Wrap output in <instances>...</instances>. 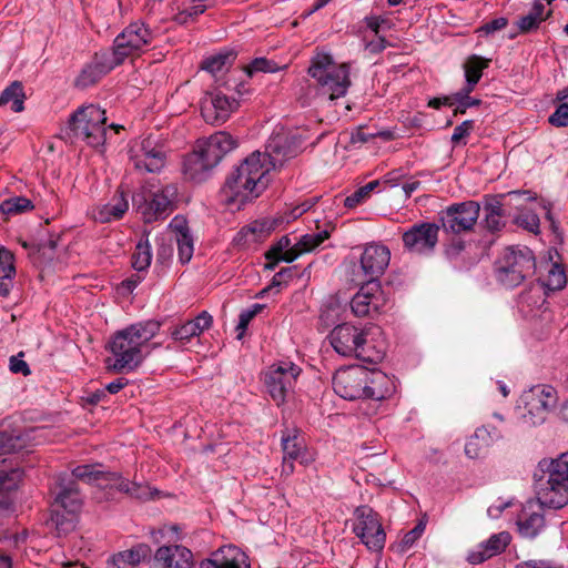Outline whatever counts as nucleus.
I'll return each mask as SVG.
<instances>
[{"instance_id":"obj_1","label":"nucleus","mask_w":568,"mask_h":568,"mask_svg":"<svg viewBox=\"0 0 568 568\" xmlns=\"http://www.w3.org/2000/svg\"><path fill=\"white\" fill-rule=\"evenodd\" d=\"M155 320L138 322L116 331L106 349L112 354L105 359L106 369L113 373H130L136 369L150 354L149 342L160 332Z\"/></svg>"},{"instance_id":"obj_2","label":"nucleus","mask_w":568,"mask_h":568,"mask_svg":"<svg viewBox=\"0 0 568 568\" xmlns=\"http://www.w3.org/2000/svg\"><path fill=\"white\" fill-rule=\"evenodd\" d=\"M390 381L381 371L354 365L338 369L333 376V389L347 400H382L390 394Z\"/></svg>"},{"instance_id":"obj_3","label":"nucleus","mask_w":568,"mask_h":568,"mask_svg":"<svg viewBox=\"0 0 568 568\" xmlns=\"http://www.w3.org/2000/svg\"><path fill=\"white\" fill-rule=\"evenodd\" d=\"M270 171V164L263 162L262 152L255 151L246 156L225 181L229 202L243 205L260 196L267 186L265 175Z\"/></svg>"},{"instance_id":"obj_4","label":"nucleus","mask_w":568,"mask_h":568,"mask_svg":"<svg viewBox=\"0 0 568 568\" xmlns=\"http://www.w3.org/2000/svg\"><path fill=\"white\" fill-rule=\"evenodd\" d=\"M367 333L349 323H343L335 326L328 339L334 351L344 357H356L357 359L377 364L383 361L385 349L383 345H377L368 341Z\"/></svg>"},{"instance_id":"obj_5","label":"nucleus","mask_w":568,"mask_h":568,"mask_svg":"<svg viewBox=\"0 0 568 568\" xmlns=\"http://www.w3.org/2000/svg\"><path fill=\"white\" fill-rule=\"evenodd\" d=\"M307 73L317 83L318 91L329 100L344 97L351 85L349 65L336 64L327 52H316L312 59Z\"/></svg>"},{"instance_id":"obj_6","label":"nucleus","mask_w":568,"mask_h":568,"mask_svg":"<svg viewBox=\"0 0 568 568\" xmlns=\"http://www.w3.org/2000/svg\"><path fill=\"white\" fill-rule=\"evenodd\" d=\"M105 110L94 104L83 105L71 114L63 134L71 143L81 140L97 148L105 141Z\"/></svg>"},{"instance_id":"obj_7","label":"nucleus","mask_w":568,"mask_h":568,"mask_svg":"<svg viewBox=\"0 0 568 568\" xmlns=\"http://www.w3.org/2000/svg\"><path fill=\"white\" fill-rule=\"evenodd\" d=\"M535 489L548 508L559 509L568 504V452L550 463L547 478L537 479Z\"/></svg>"},{"instance_id":"obj_8","label":"nucleus","mask_w":568,"mask_h":568,"mask_svg":"<svg viewBox=\"0 0 568 568\" xmlns=\"http://www.w3.org/2000/svg\"><path fill=\"white\" fill-rule=\"evenodd\" d=\"M536 270V261L531 250L528 247L505 250L496 262L497 280L506 287L520 285Z\"/></svg>"},{"instance_id":"obj_9","label":"nucleus","mask_w":568,"mask_h":568,"mask_svg":"<svg viewBox=\"0 0 568 568\" xmlns=\"http://www.w3.org/2000/svg\"><path fill=\"white\" fill-rule=\"evenodd\" d=\"M480 213V204L468 200L453 203L438 213V224L447 234L459 235L474 230Z\"/></svg>"},{"instance_id":"obj_10","label":"nucleus","mask_w":568,"mask_h":568,"mask_svg":"<svg viewBox=\"0 0 568 568\" xmlns=\"http://www.w3.org/2000/svg\"><path fill=\"white\" fill-rule=\"evenodd\" d=\"M328 236V231L307 233L301 236L298 242L291 246V239L284 235L265 253L266 260L273 261L268 263L266 267L273 270L280 261L291 263L301 254L308 253L320 246Z\"/></svg>"},{"instance_id":"obj_11","label":"nucleus","mask_w":568,"mask_h":568,"mask_svg":"<svg viewBox=\"0 0 568 568\" xmlns=\"http://www.w3.org/2000/svg\"><path fill=\"white\" fill-rule=\"evenodd\" d=\"M555 388L549 385H537L525 392L521 396V423L532 427L544 424L550 407L555 405Z\"/></svg>"},{"instance_id":"obj_12","label":"nucleus","mask_w":568,"mask_h":568,"mask_svg":"<svg viewBox=\"0 0 568 568\" xmlns=\"http://www.w3.org/2000/svg\"><path fill=\"white\" fill-rule=\"evenodd\" d=\"M153 40L152 31L141 21L130 23L116 36L109 53L119 65L129 57L139 54Z\"/></svg>"},{"instance_id":"obj_13","label":"nucleus","mask_w":568,"mask_h":568,"mask_svg":"<svg viewBox=\"0 0 568 568\" xmlns=\"http://www.w3.org/2000/svg\"><path fill=\"white\" fill-rule=\"evenodd\" d=\"M301 371L297 365L291 362H282L273 364L265 372L264 386L277 406L285 403L286 396L293 388Z\"/></svg>"},{"instance_id":"obj_14","label":"nucleus","mask_w":568,"mask_h":568,"mask_svg":"<svg viewBox=\"0 0 568 568\" xmlns=\"http://www.w3.org/2000/svg\"><path fill=\"white\" fill-rule=\"evenodd\" d=\"M356 523L354 534L372 551H381L386 541V534L378 514L368 506H359L355 510Z\"/></svg>"},{"instance_id":"obj_15","label":"nucleus","mask_w":568,"mask_h":568,"mask_svg":"<svg viewBox=\"0 0 568 568\" xmlns=\"http://www.w3.org/2000/svg\"><path fill=\"white\" fill-rule=\"evenodd\" d=\"M440 226L437 223L419 222L409 226L402 235L404 248L418 255L434 252L438 243Z\"/></svg>"},{"instance_id":"obj_16","label":"nucleus","mask_w":568,"mask_h":568,"mask_svg":"<svg viewBox=\"0 0 568 568\" xmlns=\"http://www.w3.org/2000/svg\"><path fill=\"white\" fill-rule=\"evenodd\" d=\"M178 199V186L173 183L166 184L158 191L151 193L144 200L139 210L145 223H152L158 220L166 219L175 209Z\"/></svg>"},{"instance_id":"obj_17","label":"nucleus","mask_w":568,"mask_h":568,"mask_svg":"<svg viewBox=\"0 0 568 568\" xmlns=\"http://www.w3.org/2000/svg\"><path fill=\"white\" fill-rule=\"evenodd\" d=\"M387 297L379 282L368 281L351 301V310L355 316L364 317L378 314L386 306Z\"/></svg>"},{"instance_id":"obj_18","label":"nucleus","mask_w":568,"mask_h":568,"mask_svg":"<svg viewBox=\"0 0 568 568\" xmlns=\"http://www.w3.org/2000/svg\"><path fill=\"white\" fill-rule=\"evenodd\" d=\"M390 261L389 248L379 243L372 242L364 246L359 257L364 281H376L384 274Z\"/></svg>"},{"instance_id":"obj_19","label":"nucleus","mask_w":568,"mask_h":568,"mask_svg":"<svg viewBox=\"0 0 568 568\" xmlns=\"http://www.w3.org/2000/svg\"><path fill=\"white\" fill-rule=\"evenodd\" d=\"M51 493L54 495V506L61 507L65 514L75 516L81 510L83 499L78 483L69 474L61 473L57 476Z\"/></svg>"},{"instance_id":"obj_20","label":"nucleus","mask_w":568,"mask_h":568,"mask_svg":"<svg viewBox=\"0 0 568 568\" xmlns=\"http://www.w3.org/2000/svg\"><path fill=\"white\" fill-rule=\"evenodd\" d=\"M520 195L521 193L519 191H510L496 195H486L484 197V225L489 232H499L505 227L506 222L504 221V217L510 215V212L505 209V205L507 204L506 199L511 201Z\"/></svg>"},{"instance_id":"obj_21","label":"nucleus","mask_w":568,"mask_h":568,"mask_svg":"<svg viewBox=\"0 0 568 568\" xmlns=\"http://www.w3.org/2000/svg\"><path fill=\"white\" fill-rule=\"evenodd\" d=\"M298 149L300 144L294 136L277 133L268 139L265 151L262 152L263 162L268 163L271 170L275 169L283 165L286 160L296 156Z\"/></svg>"},{"instance_id":"obj_22","label":"nucleus","mask_w":568,"mask_h":568,"mask_svg":"<svg viewBox=\"0 0 568 568\" xmlns=\"http://www.w3.org/2000/svg\"><path fill=\"white\" fill-rule=\"evenodd\" d=\"M544 507L538 498L536 501L529 500L524 506L517 518L519 534L525 538H535L545 528Z\"/></svg>"},{"instance_id":"obj_23","label":"nucleus","mask_w":568,"mask_h":568,"mask_svg":"<svg viewBox=\"0 0 568 568\" xmlns=\"http://www.w3.org/2000/svg\"><path fill=\"white\" fill-rule=\"evenodd\" d=\"M200 568H250L244 551L234 545L220 547L211 557L200 564Z\"/></svg>"},{"instance_id":"obj_24","label":"nucleus","mask_w":568,"mask_h":568,"mask_svg":"<svg viewBox=\"0 0 568 568\" xmlns=\"http://www.w3.org/2000/svg\"><path fill=\"white\" fill-rule=\"evenodd\" d=\"M237 105L239 103L235 99H230L221 92H215L211 94L209 101L203 103L201 112L207 123L221 124L230 118Z\"/></svg>"},{"instance_id":"obj_25","label":"nucleus","mask_w":568,"mask_h":568,"mask_svg":"<svg viewBox=\"0 0 568 568\" xmlns=\"http://www.w3.org/2000/svg\"><path fill=\"white\" fill-rule=\"evenodd\" d=\"M199 146L215 166L231 151L237 148V140L229 132L219 131L206 139L197 141Z\"/></svg>"},{"instance_id":"obj_26","label":"nucleus","mask_w":568,"mask_h":568,"mask_svg":"<svg viewBox=\"0 0 568 568\" xmlns=\"http://www.w3.org/2000/svg\"><path fill=\"white\" fill-rule=\"evenodd\" d=\"M215 165L209 161L206 154L196 143L193 152L186 154L183 160V175L186 180L201 183L207 180Z\"/></svg>"},{"instance_id":"obj_27","label":"nucleus","mask_w":568,"mask_h":568,"mask_svg":"<svg viewBox=\"0 0 568 568\" xmlns=\"http://www.w3.org/2000/svg\"><path fill=\"white\" fill-rule=\"evenodd\" d=\"M511 536L507 531L494 534L486 541L480 542L467 555V561L471 565H479L494 556L501 554L510 544Z\"/></svg>"},{"instance_id":"obj_28","label":"nucleus","mask_w":568,"mask_h":568,"mask_svg":"<svg viewBox=\"0 0 568 568\" xmlns=\"http://www.w3.org/2000/svg\"><path fill=\"white\" fill-rule=\"evenodd\" d=\"M155 562L162 568H192L193 555L181 545L162 546L154 555Z\"/></svg>"},{"instance_id":"obj_29","label":"nucleus","mask_w":568,"mask_h":568,"mask_svg":"<svg viewBox=\"0 0 568 568\" xmlns=\"http://www.w3.org/2000/svg\"><path fill=\"white\" fill-rule=\"evenodd\" d=\"M503 437L501 432L490 425L478 427L465 445V454L469 458H478L487 453L488 448Z\"/></svg>"},{"instance_id":"obj_30","label":"nucleus","mask_w":568,"mask_h":568,"mask_svg":"<svg viewBox=\"0 0 568 568\" xmlns=\"http://www.w3.org/2000/svg\"><path fill=\"white\" fill-rule=\"evenodd\" d=\"M119 64L109 53L95 55L94 62L87 65L75 80L78 88H88L97 83L103 75L113 70Z\"/></svg>"},{"instance_id":"obj_31","label":"nucleus","mask_w":568,"mask_h":568,"mask_svg":"<svg viewBox=\"0 0 568 568\" xmlns=\"http://www.w3.org/2000/svg\"><path fill=\"white\" fill-rule=\"evenodd\" d=\"M165 158L161 149L151 146L150 141L145 140L142 142L141 154L132 156L131 161L135 170L155 173L164 166Z\"/></svg>"},{"instance_id":"obj_32","label":"nucleus","mask_w":568,"mask_h":568,"mask_svg":"<svg viewBox=\"0 0 568 568\" xmlns=\"http://www.w3.org/2000/svg\"><path fill=\"white\" fill-rule=\"evenodd\" d=\"M99 464H87L77 466L69 476L88 484H95L100 487H110L112 478H118L116 473L101 470Z\"/></svg>"},{"instance_id":"obj_33","label":"nucleus","mask_w":568,"mask_h":568,"mask_svg":"<svg viewBox=\"0 0 568 568\" xmlns=\"http://www.w3.org/2000/svg\"><path fill=\"white\" fill-rule=\"evenodd\" d=\"M129 209L126 195L118 190L114 197L106 204L93 210V219L99 223H109L121 219Z\"/></svg>"},{"instance_id":"obj_34","label":"nucleus","mask_w":568,"mask_h":568,"mask_svg":"<svg viewBox=\"0 0 568 568\" xmlns=\"http://www.w3.org/2000/svg\"><path fill=\"white\" fill-rule=\"evenodd\" d=\"M212 323V315L206 311H203L195 318L175 327L171 335L175 341L189 342L192 337L199 336L205 329H209Z\"/></svg>"},{"instance_id":"obj_35","label":"nucleus","mask_w":568,"mask_h":568,"mask_svg":"<svg viewBox=\"0 0 568 568\" xmlns=\"http://www.w3.org/2000/svg\"><path fill=\"white\" fill-rule=\"evenodd\" d=\"M170 226L175 231L179 260L182 264H186L191 261L194 252L193 237L186 221L176 216Z\"/></svg>"},{"instance_id":"obj_36","label":"nucleus","mask_w":568,"mask_h":568,"mask_svg":"<svg viewBox=\"0 0 568 568\" xmlns=\"http://www.w3.org/2000/svg\"><path fill=\"white\" fill-rule=\"evenodd\" d=\"M275 227L276 221L265 219L254 221L239 231L236 241L244 245L261 242L268 236Z\"/></svg>"},{"instance_id":"obj_37","label":"nucleus","mask_w":568,"mask_h":568,"mask_svg":"<svg viewBox=\"0 0 568 568\" xmlns=\"http://www.w3.org/2000/svg\"><path fill=\"white\" fill-rule=\"evenodd\" d=\"M281 445L284 454V458L286 459H295L301 464H306L307 459L305 458V444L302 438L300 432L297 429H285L282 433Z\"/></svg>"},{"instance_id":"obj_38","label":"nucleus","mask_w":568,"mask_h":568,"mask_svg":"<svg viewBox=\"0 0 568 568\" xmlns=\"http://www.w3.org/2000/svg\"><path fill=\"white\" fill-rule=\"evenodd\" d=\"M490 61V59L477 54L469 55L464 63L466 80L464 88H467L468 91H474L483 77L484 70L489 67Z\"/></svg>"},{"instance_id":"obj_39","label":"nucleus","mask_w":568,"mask_h":568,"mask_svg":"<svg viewBox=\"0 0 568 568\" xmlns=\"http://www.w3.org/2000/svg\"><path fill=\"white\" fill-rule=\"evenodd\" d=\"M28 438L19 430L0 433V457L18 455L27 448Z\"/></svg>"},{"instance_id":"obj_40","label":"nucleus","mask_w":568,"mask_h":568,"mask_svg":"<svg viewBox=\"0 0 568 568\" xmlns=\"http://www.w3.org/2000/svg\"><path fill=\"white\" fill-rule=\"evenodd\" d=\"M236 59V53L233 50L221 51L216 54L205 58L201 62V69L210 72L213 75L227 70Z\"/></svg>"},{"instance_id":"obj_41","label":"nucleus","mask_w":568,"mask_h":568,"mask_svg":"<svg viewBox=\"0 0 568 568\" xmlns=\"http://www.w3.org/2000/svg\"><path fill=\"white\" fill-rule=\"evenodd\" d=\"M26 94L23 85L19 81L11 82L0 94V106L11 103V110L16 113L23 111Z\"/></svg>"},{"instance_id":"obj_42","label":"nucleus","mask_w":568,"mask_h":568,"mask_svg":"<svg viewBox=\"0 0 568 568\" xmlns=\"http://www.w3.org/2000/svg\"><path fill=\"white\" fill-rule=\"evenodd\" d=\"M118 478H112V483L110 488H115L116 490L124 493L136 499H145L150 496V487L130 481L123 478L120 474L116 473Z\"/></svg>"},{"instance_id":"obj_43","label":"nucleus","mask_w":568,"mask_h":568,"mask_svg":"<svg viewBox=\"0 0 568 568\" xmlns=\"http://www.w3.org/2000/svg\"><path fill=\"white\" fill-rule=\"evenodd\" d=\"M567 284L566 270L560 263H551L542 285L549 291H560Z\"/></svg>"},{"instance_id":"obj_44","label":"nucleus","mask_w":568,"mask_h":568,"mask_svg":"<svg viewBox=\"0 0 568 568\" xmlns=\"http://www.w3.org/2000/svg\"><path fill=\"white\" fill-rule=\"evenodd\" d=\"M24 471L19 466L10 469L0 468V493L16 490L21 483Z\"/></svg>"},{"instance_id":"obj_45","label":"nucleus","mask_w":568,"mask_h":568,"mask_svg":"<svg viewBox=\"0 0 568 568\" xmlns=\"http://www.w3.org/2000/svg\"><path fill=\"white\" fill-rule=\"evenodd\" d=\"M32 209V202L24 196H12L2 201L0 204L1 213L8 216L29 212Z\"/></svg>"},{"instance_id":"obj_46","label":"nucleus","mask_w":568,"mask_h":568,"mask_svg":"<svg viewBox=\"0 0 568 568\" xmlns=\"http://www.w3.org/2000/svg\"><path fill=\"white\" fill-rule=\"evenodd\" d=\"M152 261L151 246L148 239L140 240L132 255V266L136 271L146 270Z\"/></svg>"},{"instance_id":"obj_47","label":"nucleus","mask_w":568,"mask_h":568,"mask_svg":"<svg viewBox=\"0 0 568 568\" xmlns=\"http://www.w3.org/2000/svg\"><path fill=\"white\" fill-rule=\"evenodd\" d=\"M513 223L534 234L540 232L539 216L532 211H521L513 219Z\"/></svg>"},{"instance_id":"obj_48","label":"nucleus","mask_w":568,"mask_h":568,"mask_svg":"<svg viewBox=\"0 0 568 568\" xmlns=\"http://www.w3.org/2000/svg\"><path fill=\"white\" fill-rule=\"evenodd\" d=\"M379 185L377 180L371 181L367 184L357 189L354 193L346 196L344 200V205L348 209H353L366 200L371 193Z\"/></svg>"},{"instance_id":"obj_49","label":"nucleus","mask_w":568,"mask_h":568,"mask_svg":"<svg viewBox=\"0 0 568 568\" xmlns=\"http://www.w3.org/2000/svg\"><path fill=\"white\" fill-rule=\"evenodd\" d=\"M471 92L473 91H468L467 88L463 87L458 92L454 93V100L457 103L454 114H465L468 108L481 104V100L469 95Z\"/></svg>"},{"instance_id":"obj_50","label":"nucleus","mask_w":568,"mask_h":568,"mask_svg":"<svg viewBox=\"0 0 568 568\" xmlns=\"http://www.w3.org/2000/svg\"><path fill=\"white\" fill-rule=\"evenodd\" d=\"M14 275V256L11 251L4 246H0V280L11 281Z\"/></svg>"},{"instance_id":"obj_51","label":"nucleus","mask_w":568,"mask_h":568,"mask_svg":"<svg viewBox=\"0 0 568 568\" xmlns=\"http://www.w3.org/2000/svg\"><path fill=\"white\" fill-rule=\"evenodd\" d=\"M75 516H70L61 513L58 509H53L51 514V520L55 525L59 534H68L75 527Z\"/></svg>"},{"instance_id":"obj_52","label":"nucleus","mask_w":568,"mask_h":568,"mask_svg":"<svg viewBox=\"0 0 568 568\" xmlns=\"http://www.w3.org/2000/svg\"><path fill=\"white\" fill-rule=\"evenodd\" d=\"M277 70L280 68L276 62L266 58H256L244 67V71L248 77H252L255 72H275Z\"/></svg>"},{"instance_id":"obj_53","label":"nucleus","mask_w":568,"mask_h":568,"mask_svg":"<svg viewBox=\"0 0 568 568\" xmlns=\"http://www.w3.org/2000/svg\"><path fill=\"white\" fill-rule=\"evenodd\" d=\"M149 551L150 548L148 545L140 544L132 549L120 551V554L123 556V559H125L129 567L133 568L135 565H139L143 558L146 557Z\"/></svg>"},{"instance_id":"obj_54","label":"nucleus","mask_w":568,"mask_h":568,"mask_svg":"<svg viewBox=\"0 0 568 568\" xmlns=\"http://www.w3.org/2000/svg\"><path fill=\"white\" fill-rule=\"evenodd\" d=\"M295 267H284L277 273L274 274L271 284L263 288L257 296L263 297L266 292L271 291L273 287H280L283 284H287L288 281L293 277V272Z\"/></svg>"},{"instance_id":"obj_55","label":"nucleus","mask_w":568,"mask_h":568,"mask_svg":"<svg viewBox=\"0 0 568 568\" xmlns=\"http://www.w3.org/2000/svg\"><path fill=\"white\" fill-rule=\"evenodd\" d=\"M548 122L557 128H565L568 125V103L561 102L549 116Z\"/></svg>"},{"instance_id":"obj_56","label":"nucleus","mask_w":568,"mask_h":568,"mask_svg":"<svg viewBox=\"0 0 568 568\" xmlns=\"http://www.w3.org/2000/svg\"><path fill=\"white\" fill-rule=\"evenodd\" d=\"M425 527H426L425 523L419 521L412 530L406 532L400 541L402 549L403 550L409 549L416 542V540H418L420 538V536L423 535V532L425 530Z\"/></svg>"},{"instance_id":"obj_57","label":"nucleus","mask_w":568,"mask_h":568,"mask_svg":"<svg viewBox=\"0 0 568 568\" xmlns=\"http://www.w3.org/2000/svg\"><path fill=\"white\" fill-rule=\"evenodd\" d=\"M474 129L473 120H465L454 129L452 134V142L459 143L464 138L468 136Z\"/></svg>"},{"instance_id":"obj_58","label":"nucleus","mask_w":568,"mask_h":568,"mask_svg":"<svg viewBox=\"0 0 568 568\" xmlns=\"http://www.w3.org/2000/svg\"><path fill=\"white\" fill-rule=\"evenodd\" d=\"M508 24V20L504 17L496 18L485 24H483L477 31L485 36L491 34L496 31L503 30Z\"/></svg>"},{"instance_id":"obj_59","label":"nucleus","mask_w":568,"mask_h":568,"mask_svg":"<svg viewBox=\"0 0 568 568\" xmlns=\"http://www.w3.org/2000/svg\"><path fill=\"white\" fill-rule=\"evenodd\" d=\"M465 250V242L460 239H454L445 248V254L449 260L457 258Z\"/></svg>"},{"instance_id":"obj_60","label":"nucleus","mask_w":568,"mask_h":568,"mask_svg":"<svg viewBox=\"0 0 568 568\" xmlns=\"http://www.w3.org/2000/svg\"><path fill=\"white\" fill-rule=\"evenodd\" d=\"M10 371L14 374H22L23 376H28L31 374L29 365L23 359L18 356L10 357Z\"/></svg>"},{"instance_id":"obj_61","label":"nucleus","mask_w":568,"mask_h":568,"mask_svg":"<svg viewBox=\"0 0 568 568\" xmlns=\"http://www.w3.org/2000/svg\"><path fill=\"white\" fill-rule=\"evenodd\" d=\"M364 22L366 27L375 33V36H378L379 29L384 24H387V27L389 28L388 20L381 16L365 17Z\"/></svg>"},{"instance_id":"obj_62","label":"nucleus","mask_w":568,"mask_h":568,"mask_svg":"<svg viewBox=\"0 0 568 568\" xmlns=\"http://www.w3.org/2000/svg\"><path fill=\"white\" fill-rule=\"evenodd\" d=\"M390 43L384 37H377L366 43V50L372 54L383 52Z\"/></svg>"},{"instance_id":"obj_63","label":"nucleus","mask_w":568,"mask_h":568,"mask_svg":"<svg viewBox=\"0 0 568 568\" xmlns=\"http://www.w3.org/2000/svg\"><path fill=\"white\" fill-rule=\"evenodd\" d=\"M365 126H358L354 131L351 132L349 142L351 144H363L374 139L373 133H366L364 131Z\"/></svg>"},{"instance_id":"obj_64","label":"nucleus","mask_w":568,"mask_h":568,"mask_svg":"<svg viewBox=\"0 0 568 568\" xmlns=\"http://www.w3.org/2000/svg\"><path fill=\"white\" fill-rule=\"evenodd\" d=\"M253 320L251 313H247L246 310H243L241 313H240V316H239V324L236 326V338L237 339H242L245 332H246V328L250 324V322Z\"/></svg>"}]
</instances>
